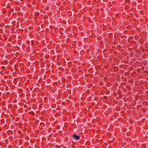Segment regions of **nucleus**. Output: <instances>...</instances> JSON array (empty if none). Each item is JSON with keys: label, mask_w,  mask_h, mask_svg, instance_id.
I'll return each mask as SVG.
<instances>
[{"label": "nucleus", "mask_w": 148, "mask_h": 148, "mask_svg": "<svg viewBox=\"0 0 148 148\" xmlns=\"http://www.w3.org/2000/svg\"><path fill=\"white\" fill-rule=\"evenodd\" d=\"M73 137L75 139L77 140H78L80 138V137L79 136H77L74 134H73Z\"/></svg>", "instance_id": "obj_1"}]
</instances>
